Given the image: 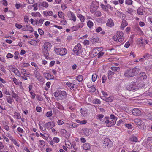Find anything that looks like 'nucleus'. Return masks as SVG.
I'll list each match as a JSON object with an SVG mask.
<instances>
[{
	"label": "nucleus",
	"instance_id": "864d4df0",
	"mask_svg": "<svg viewBox=\"0 0 152 152\" xmlns=\"http://www.w3.org/2000/svg\"><path fill=\"white\" fill-rule=\"evenodd\" d=\"M145 102L146 103L147 105L152 106V101L151 100L146 99Z\"/></svg>",
	"mask_w": 152,
	"mask_h": 152
},
{
	"label": "nucleus",
	"instance_id": "412c9836",
	"mask_svg": "<svg viewBox=\"0 0 152 152\" xmlns=\"http://www.w3.org/2000/svg\"><path fill=\"white\" fill-rule=\"evenodd\" d=\"M106 24L107 26L111 27L114 26V23L112 19L111 18H110L108 20Z\"/></svg>",
	"mask_w": 152,
	"mask_h": 152
},
{
	"label": "nucleus",
	"instance_id": "bb28decb",
	"mask_svg": "<svg viewBox=\"0 0 152 152\" xmlns=\"http://www.w3.org/2000/svg\"><path fill=\"white\" fill-rule=\"evenodd\" d=\"M138 140L137 137L134 135L131 136L129 139V141L130 142H137Z\"/></svg>",
	"mask_w": 152,
	"mask_h": 152
},
{
	"label": "nucleus",
	"instance_id": "e433bc0d",
	"mask_svg": "<svg viewBox=\"0 0 152 152\" xmlns=\"http://www.w3.org/2000/svg\"><path fill=\"white\" fill-rule=\"evenodd\" d=\"M66 85L68 86L71 90H72L73 89L75 85L70 82H67L66 84Z\"/></svg>",
	"mask_w": 152,
	"mask_h": 152
},
{
	"label": "nucleus",
	"instance_id": "aec40b11",
	"mask_svg": "<svg viewBox=\"0 0 152 152\" xmlns=\"http://www.w3.org/2000/svg\"><path fill=\"white\" fill-rule=\"evenodd\" d=\"M0 86L1 87V88H2V91L3 93L6 94V95H10V94L9 91L7 90V89L6 88L4 87V85L1 84H0Z\"/></svg>",
	"mask_w": 152,
	"mask_h": 152
},
{
	"label": "nucleus",
	"instance_id": "58836bf2",
	"mask_svg": "<svg viewBox=\"0 0 152 152\" xmlns=\"http://www.w3.org/2000/svg\"><path fill=\"white\" fill-rule=\"evenodd\" d=\"M77 16L80 19L81 22L83 23L85 21V17L83 16L81 14H78L77 15Z\"/></svg>",
	"mask_w": 152,
	"mask_h": 152
},
{
	"label": "nucleus",
	"instance_id": "f03ea898",
	"mask_svg": "<svg viewBox=\"0 0 152 152\" xmlns=\"http://www.w3.org/2000/svg\"><path fill=\"white\" fill-rule=\"evenodd\" d=\"M113 40L117 42L122 43L124 42V37L122 31H118L113 38Z\"/></svg>",
	"mask_w": 152,
	"mask_h": 152
},
{
	"label": "nucleus",
	"instance_id": "13d9d810",
	"mask_svg": "<svg viewBox=\"0 0 152 152\" xmlns=\"http://www.w3.org/2000/svg\"><path fill=\"white\" fill-rule=\"evenodd\" d=\"M19 55V53L17 51H15L14 53V58L15 59H18V56Z\"/></svg>",
	"mask_w": 152,
	"mask_h": 152
},
{
	"label": "nucleus",
	"instance_id": "c9c22d12",
	"mask_svg": "<svg viewBox=\"0 0 152 152\" xmlns=\"http://www.w3.org/2000/svg\"><path fill=\"white\" fill-rule=\"evenodd\" d=\"M13 117L16 118L17 119H20L21 118L20 113L16 112H15L14 113Z\"/></svg>",
	"mask_w": 152,
	"mask_h": 152
},
{
	"label": "nucleus",
	"instance_id": "dca6fc26",
	"mask_svg": "<svg viewBox=\"0 0 152 152\" xmlns=\"http://www.w3.org/2000/svg\"><path fill=\"white\" fill-rule=\"evenodd\" d=\"M132 114L134 115L139 116L141 115V110L138 108H134L132 111Z\"/></svg>",
	"mask_w": 152,
	"mask_h": 152
},
{
	"label": "nucleus",
	"instance_id": "680f3d73",
	"mask_svg": "<svg viewBox=\"0 0 152 152\" xmlns=\"http://www.w3.org/2000/svg\"><path fill=\"white\" fill-rule=\"evenodd\" d=\"M39 126L40 128V130H42L43 131H45L46 130L45 127H44L43 126V125H42V124H39Z\"/></svg>",
	"mask_w": 152,
	"mask_h": 152
},
{
	"label": "nucleus",
	"instance_id": "49530a36",
	"mask_svg": "<svg viewBox=\"0 0 152 152\" xmlns=\"http://www.w3.org/2000/svg\"><path fill=\"white\" fill-rule=\"evenodd\" d=\"M115 15L120 17H121L123 16L124 14L121 12L116 11L115 12Z\"/></svg>",
	"mask_w": 152,
	"mask_h": 152
},
{
	"label": "nucleus",
	"instance_id": "3c124183",
	"mask_svg": "<svg viewBox=\"0 0 152 152\" xmlns=\"http://www.w3.org/2000/svg\"><path fill=\"white\" fill-rule=\"evenodd\" d=\"M46 134H47L46 133H44V134H43L42 133H40L39 136L40 135L41 137H42L43 139L47 140L48 139V137L47 136H46Z\"/></svg>",
	"mask_w": 152,
	"mask_h": 152
},
{
	"label": "nucleus",
	"instance_id": "774afa93",
	"mask_svg": "<svg viewBox=\"0 0 152 152\" xmlns=\"http://www.w3.org/2000/svg\"><path fill=\"white\" fill-rule=\"evenodd\" d=\"M91 88L89 90V91L91 92H94L95 91L96 88L93 85L91 87H90Z\"/></svg>",
	"mask_w": 152,
	"mask_h": 152
},
{
	"label": "nucleus",
	"instance_id": "5701e85b",
	"mask_svg": "<svg viewBox=\"0 0 152 152\" xmlns=\"http://www.w3.org/2000/svg\"><path fill=\"white\" fill-rule=\"evenodd\" d=\"M12 81L16 85L20 86V88H21V87H22V82L20 81L19 82L15 77H14L13 78Z\"/></svg>",
	"mask_w": 152,
	"mask_h": 152
},
{
	"label": "nucleus",
	"instance_id": "4d7b16f0",
	"mask_svg": "<svg viewBox=\"0 0 152 152\" xmlns=\"http://www.w3.org/2000/svg\"><path fill=\"white\" fill-rule=\"evenodd\" d=\"M117 117H115L114 115L113 114H111L110 115V117L109 118H110V119L111 120H113L114 121H116V118Z\"/></svg>",
	"mask_w": 152,
	"mask_h": 152
},
{
	"label": "nucleus",
	"instance_id": "f8f14e48",
	"mask_svg": "<svg viewBox=\"0 0 152 152\" xmlns=\"http://www.w3.org/2000/svg\"><path fill=\"white\" fill-rule=\"evenodd\" d=\"M112 144V142L109 139L106 138L103 140V146L104 147L106 148V147H108L109 148L111 147Z\"/></svg>",
	"mask_w": 152,
	"mask_h": 152
},
{
	"label": "nucleus",
	"instance_id": "ddd939ff",
	"mask_svg": "<svg viewBox=\"0 0 152 152\" xmlns=\"http://www.w3.org/2000/svg\"><path fill=\"white\" fill-rule=\"evenodd\" d=\"M9 68L18 77L21 76V73L17 68L12 65L10 66Z\"/></svg>",
	"mask_w": 152,
	"mask_h": 152
},
{
	"label": "nucleus",
	"instance_id": "20e7f679",
	"mask_svg": "<svg viewBox=\"0 0 152 152\" xmlns=\"http://www.w3.org/2000/svg\"><path fill=\"white\" fill-rule=\"evenodd\" d=\"M54 96L57 99H63L66 96V93L65 91L57 90L54 93Z\"/></svg>",
	"mask_w": 152,
	"mask_h": 152
},
{
	"label": "nucleus",
	"instance_id": "f704fd0d",
	"mask_svg": "<svg viewBox=\"0 0 152 152\" xmlns=\"http://www.w3.org/2000/svg\"><path fill=\"white\" fill-rule=\"evenodd\" d=\"M31 15L32 16L35 17H40L41 16V15L38 12H31Z\"/></svg>",
	"mask_w": 152,
	"mask_h": 152
},
{
	"label": "nucleus",
	"instance_id": "f257e3e1",
	"mask_svg": "<svg viewBox=\"0 0 152 152\" xmlns=\"http://www.w3.org/2000/svg\"><path fill=\"white\" fill-rule=\"evenodd\" d=\"M139 71L140 69L139 68H129L124 71V75L125 77L129 78L136 75Z\"/></svg>",
	"mask_w": 152,
	"mask_h": 152
},
{
	"label": "nucleus",
	"instance_id": "cd10ccee",
	"mask_svg": "<svg viewBox=\"0 0 152 152\" xmlns=\"http://www.w3.org/2000/svg\"><path fill=\"white\" fill-rule=\"evenodd\" d=\"M39 40H35L34 39H32L31 41H28V43L31 45L34 46L37 45L38 43L39 42Z\"/></svg>",
	"mask_w": 152,
	"mask_h": 152
},
{
	"label": "nucleus",
	"instance_id": "a211bd4d",
	"mask_svg": "<svg viewBox=\"0 0 152 152\" xmlns=\"http://www.w3.org/2000/svg\"><path fill=\"white\" fill-rule=\"evenodd\" d=\"M102 98L106 102H111L113 101V98L112 96H102Z\"/></svg>",
	"mask_w": 152,
	"mask_h": 152
},
{
	"label": "nucleus",
	"instance_id": "b1692460",
	"mask_svg": "<svg viewBox=\"0 0 152 152\" xmlns=\"http://www.w3.org/2000/svg\"><path fill=\"white\" fill-rule=\"evenodd\" d=\"M20 71L21 73L23 75H26L27 77H29L31 76L30 73L29 72L27 71L24 69H21Z\"/></svg>",
	"mask_w": 152,
	"mask_h": 152
},
{
	"label": "nucleus",
	"instance_id": "72a5a7b5",
	"mask_svg": "<svg viewBox=\"0 0 152 152\" xmlns=\"http://www.w3.org/2000/svg\"><path fill=\"white\" fill-rule=\"evenodd\" d=\"M6 101L9 104H12L13 102V99L12 97L10 96H7L6 97Z\"/></svg>",
	"mask_w": 152,
	"mask_h": 152
},
{
	"label": "nucleus",
	"instance_id": "6e6552de",
	"mask_svg": "<svg viewBox=\"0 0 152 152\" xmlns=\"http://www.w3.org/2000/svg\"><path fill=\"white\" fill-rule=\"evenodd\" d=\"M134 122L138 127L142 129H144L145 124L143 121L140 119L136 118L134 120Z\"/></svg>",
	"mask_w": 152,
	"mask_h": 152
},
{
	"label": "nucleus",
	"instance_id": "052dcab7",
	"mask_svg": "<svg viewBox=\"0 0 152 152\" xmlns=\"http://www.w3.org/2000/svg\"><path fill=\"white\" fill-rule=\"evenodd\" d=\"M32 7H34L33 10L34 11H36L38 9L37 7V3H35L32 6Z\"/></svg>",
	"mask_w": 152,
	"mask_h": 152
},
{
	"label": "nucleus",
	"instance_id": "a19ab883",
	"mask_svg": "<svg viewBox=\"0 0 152 152\" xmlns=\"http://www.w3.org/2000/svg\"><path fill=\"white\" fill-rule=\"evenodd\" d=\"M26 31H28L30 33H32L34 31L33 28L30 25H26Z\"/></svg>",
	"mask_w": 152,
	"mask_h": 152
},
{
	"label": "nucleus",
	"instance_id": "f3484780",
	"mask_svg": "<svg viewBox=\"0 0 152 152\" xmlns=\"http://www.w3.org/2000/svg\"><path fill=\"white\" fill-rule=\"evenodd\" d=\"M31 64L32 66H34L35 68L34 73L35 75V77L37 78L38 77L37 74L38 73V70L39 69V68L38 66L34 62H31Z\"/></svg>",
	"mask_w": 152,
	"mask_h": 152
},
{
	"label": "nucleus",
	"instance_id": "0eeeda50",
	"mask_svg": "<svg viewBox=\"0 0 152 152\" xmlns=\"http://www.w3.org/2000/svg\"><path fill=\"white\" fill-rule=\"evenodd\" d=\"M54 50L57 55L61 56L65 55L67 52V50L65 48H54Z\"/></svg>",
	"mask_w": 152,
	"mask_h": 152
},
{
	"label": "nucleus",
	"instance_id": "79ce46f5",
	"mask_svg": "<svg viewBox=\"0 0 152 152\" xmlns=\"http://www.w3.org/2000/svg\"><path fill=\"white\" fill-rule=\"evenodd\" d=\"M41 5L45 8H47L49 7V4L48 2L45 1H43L41 3Z\"/></svg>",
	"mask_w": 152,
	"mask_h": 152
},
{
	"label": "nucleus",
	"instance_id": "9d476101",
	"mask_svg": "<svg viewBox=\"0 0 152 152\" xmlns=\"http://www.w3.org/2000/svg\"><path fill=\"white\" fill-rule=\"evenodd\" d=\"M147 78V76L146 75V74L145 72L141 73L139 75V76L137 79V81L138 82H140V85H141L142 84L143 86H144V84H142V82H143L146 80Z\"/></svg>",
	"mask_w": 152,
	"mask_h": 152
},
{
	"label": "nucleus",
	"instance_id": "c85d7f7f",
	"mask_svg": "<svg viewBox=\"0 0 152 152\" xmlns=\"http://www.w3.org/2000/svg\"><path fill=\"white\" fill-rule=\"evenodd\" d=\"M82 147L83 149L86 150H89L91 148V145L89 143H86L83 144Z\"/></svg>",
	"mask_w": 152,
	"mask_h": 152
},
{
	"label": "nucleus",
	"instance_id": "e2e57ef3",
	"mask_svg": "<svg viewBox=\"0 0 152 152\" xmlns=\"http://www.w3.org/2000/svg\"><path fill=\"white\" fill-rule=\"evenodd\" d=\"M30 94L31 95V98L32 99H34L35 98L36 96V94L33 91H30Z\"/></svg>",
	"mask_w": 152,
	"mask_h": 152
},
{
	"label": "nucleus",
	"instance_id": "c756f323",
	"mask_svg": "<svg viewBox=\"0 0 152 152\" xmlns=\"http://www.w3.org/2000/svg\"><path fill=\"white\" fill-rule=\"evenodd\" d=\"M98 51L96 48H93L90 53L91 56L92 57L98 55Z\"/></svg>",
	"mask_w": 152,
	"mask_h": 152
},
{
	"label": "nucleus",
	"instance_id": "a878e982",
	"mask_svg": "<svg viewBox=\"0 0 152 152\" xmlns=\"http://www.w3.org/2000/svg\"><path fill=\"white\" fill-rule=\"evenodd\" d=\"M43 74L46 79H54V76L48 73H44Z\"/></svg>",
	"mask_w": 152,
	"mask_h": 152
},
{
	"label": "nucleus",
	"instance_id": "4c0bfd02",
	"mask_svg": "<svg viewBox=\"0 0 152 152\" xmlns=\"http://www.w3.org/2000/svg\"><path fill=\"white\" fill-rule=\"evenodd\" d=\"M104 115L102 114H97L96 116V118L99 120L101 122L102 121V119L103 118Z\"/></svg>",
	"mask_w": 152,
	"mask_h": 152
},
{
	"label": "nucleus",
	"instance_id": "de8ad7c7",
	"mask_svg": "<svg viewBox=\"0 0 152 152\" xmlns=\"http://www.w3.org/2000/svg\"><path fill=\"white\" fill-rule=\"evenodd\" d=\"M76 79L79 82H81L83 79V77L82 75H79L76 77Z\"/></svg>",
	"mask_w": 152,
	"mask_h": 152
},
{
	"label": "nucleus",
	"instance_id": "473e14b6",
	"mask_svg": "<svg viewBox=\"0 0 152 152\" xmlns=\"http://www.w3.org/2000/svg\"><path fill=\"white\" fill-rule=\"evenodd\" d=\"M128 25V23L125 20H123L122 21V23L121 26V28L123 29L124 28Z\"/></svg>",
	"mask_w": 152,
	"mask_h": 152
},
{
	"label": "nucleus",
	"instance_id": "5fc2aeb1",
	"mask_svg": "<svg viewBox=\"0 0 152 152\" xmlns=\"http://www.w3.org/2000/svg\"><path fill=\"white\" fill-rule=\"evenodd\" d=\"M111 69L113 71L115 72H118L119 69V68L117 67H111Z\"/></svg>",
	"mask_w": 152,
	"mask_h": 152
},
{
	"label": "nucleus",
	"instance_id": "39448f33",
	"mask_svg": "<svg viewBox=\"0 0 152 152\" xmlns=\"http://www.w3.org/2000/svg\"><path fill=\"white\" fill-rule=\"evenodd\" d=\"M102 123L105 124L107 127H111L115 124L116 121L113 120H111L109 118V117L106 116L103 118Z\"/></svg>",
	"mask_w": 152,
	"mask_h": 152
},
{
	"label": "nucleus",
	"instance_id": "4be33fe9",
	"mask_svg": "<svg viewBox=\"0 0 152 152\" xmlns=\"http://www.w3.org/2000/svg\"><path fill=\"white\" fill-rule=\"evenodd\" d=\"M69 12L70 15H69V17L70 20L74 22H75L76 21V17L75 14L71 11H69Z\"/></svg>",
	"mask_w": 152,
	"mask_h": 152
},
{
	"label": "nucleus",
	"instance_id": "9b49d317",
	"mask_svg": "<svg viewBox=\"0 0 152 152\" xmlns=\"http://www.w3.org/2000/svg\"><path fill=\"white\" fill-rule=\"evenodd\" d=\"M137 45L140 47H145V45L148 43V41L146 39H143L142 38H140L137 39Z\"/></svg>",
	"mask_w": 152,
	"mask_h": 152
},
{
	"label": "nucleus",
	"instance_id": "423d86ee",
	"mask_svg": "<svg viewBox=\"0 0 152 152\" xmlns=\"http://www.w3.org/2000/svg\"><path fill=\"white\" fill-rule=\"evenodd\" d=\"M138 85H139V86H137L136 83L132 82L127 86L126 88L129 91H135L136 89H138L140 88L143 86V85L142 84L140 85L138 84Z\"/></svg>",
	"mask_w": 152,
	"mask_h": 152
},
{
	"label": "nucleus",
	"instance_id": "ea45409f",
	"mask_svg": "<svg viewBox=\"0 0 152 152\" xmlns=\"http://www.w3.org/2000/svg\"><path fill=\"white\" fill-rule=\"evenodd\" d=\"M55 105L56 108L61 110H62L64 109L63 106L58 102H56Z\"/></svg>",
	"mask_w": 152,
	"mask_h": 152
},
{
	"label": "nucleus",
	"instance_id": "4468645a",
	"mask_svg": "<svg viewBox=\"0 0 152 152\" xmlns=\"http://www.w3.org/2000/svg\"><path fill=\"white\" fill-rule=\"evenodd\" d=\"M46 142L43 140H39L38 141L37 143V145L39 148L41 150L43 149L45 145Z\"/></svg>",
	"mask_w": 152,
	"mask_h": 152
},
{
	"label": "nucleus",
	"instance_id": "09e8293b",
	"mask_svg": "<svg viewBox=\"0 0 152 152\" xmlns=\"http://www.w3.org/2000/svg\"><path fill=\"white\" fill-rule=\"evenodd\" d=\"M93 101V103L95 104H100L101 103L100 99L97 98H96Z\"/></svg>",
	"mask_w": 152,
	"mask_h": 152
},
{
	"label": "nucleus",
	"instance_id": "1a4fd4ad",
	"mask_svg": "<svg viewBox=\"0 0 152 152\" xmlns=\"http://www.w3.org/2000/svg\"><path fill=\"white\" fill-rule=\"evenodd\" d=\"M73 51L74 53L77 55L80 54L82 52V47L80 44L78 43L75 47Z\"/></svg>",
	"mask_w": 152,
	"mask_h": 152
},
{
	"label": "nucleus",
	"instance_id": "7ed1b4c3",
	"mask_svg": "<svg viewBox=\"0 0 152 152\" xmlns=\"http://www.w3.org/2000/svg\"><path fill=\"white\" fill-rule=\"evenodd\" d=\"M51 47L52 45L50 42H45L42 50V52L45 56H47L48 55V51L50 50Z\"/></svg>",
	"mask_w": 152,
	"mask_h": 152
},
{
	"label": "nucleus",
	"instance_id": "c03bdc74",
	"mask_svg": "<svg viewBox=\"0 0 152 152\" xmlns=\"http://www.w3.org/2000/svg\"><path fill=\"white\" fill-rule=\"evenodd\" d=\"M98 75L96 73H94L92 75V80L93 82H94L97 78Z\"/></svg>",
	"mask_w": 152,
	"mask_h": 152
},
{
	"label": "nucleus",
	"instance_id": "69168bd1",
	"mask_svg": "<svg viewBox=\"0 0 152 152\" xmlns=\"http://www.w3.org/2000/svg\"><path fill=\"white\" fill-rule=\"evenodd\" d=\"M53 140L55 143H58L60 141V139L58 138L57 137H54Z\"/></svg>",
	"mask_w": 152,
	"mask_h": 152
},
{
	"label": "nucleus",
	"instance_id": "6e6d98bb",
	"mask_svg": "<svg viewBox=\"0 0 152 152\" xmlns=\"http://www.w3.org/2000/svg\"><path fill=\"white\" fill-rule=\"evenodd\" d=\"M46 116L48 117H50L52 115V112L51 111L47 112L45 114Z\"/></svg>",
	"mask_w": 152,
	"mask_h": 152
},
{
	"label": "nucleus",
	"instance_id": "393cba45",
	"mask_svg": "<svg viewBox=\"0 0 152 152\" xmlns=\"http://www.w3.org/2000/svg\"><path fill=\"white\" fill-rule=\"evenodd\" d=\"M12 97L15 99V100L17 102H18L20 99V97L18 95L13 92L12 93Z\"/></svg>",
	"mask_w": 152,
	"mask_h": 152
},
{
	"label": "nucleus",
	"instance_id": "338daca9",
	"mask_svg": "<svg viewBox=\"0 0 152 152\" xmlns=\"http://www.w3.org/2000/svg\"><path fill=\"white\" fill-rule=\"evenodd\" d=\"M104 53V52H102L98 53L97 55L98 58H100L103 56Z\"/></svg>",
	"mask_w": 152,
	"mask_h": 152
},
{
	"label": "nucleus",
	"instance_id": "0e129e2a",
	"mask_svg": "<svg viewBox=\"0 0 152 152\" xmlns=\"http://www.w3.org/2000/svg\"><path fill=\"white\" fill-rule=\"evenodd\" d=\"M36 110L38 112H40L42 110V108L39 106H37L36 108Z\"/></svg>",
	"mask_w": 152,
	"mask_h": 152
},
{
	"label": "nucleus",
	"instance_id": "a18cd8bd",
	"mask_svg": "<svg viewBox=\"0 0 152 152\" xmlns=\"http://www.w3.org/2000/svg\"><path fill=\"white\" fill-rule=\"evenodd\" d=\"M133 1L132 0H125V4L128 5H132Z\"/></svg>",
	"mask_w": 152,
	"mask_h": 152
},
{
	"label": "nucleus",
	"instance_id": "37998d69",
	"mask_svg": "<svg viewBox=\"0 0 152 152\" xmlns=\"http://www.w3.org/2000/svg\"><path fill=\"white\" fill-rule=\"evenodd\" d=\"M87 24L88 26L90 28H91L94 25L93 22L90 20H88L87 22Z\"/></svg>",
	"mask_w": 152,
	"mask_h": 152
},
{
	"label": "nucleus",
	"instance_id": "2f4dec72",
	"mask_svg": "<svg viewBox=\"0 0 152 152\" xmlns=\"http://www.w3.org/2000/svg\"><path fill=\"white\" fill-rule=\"evenodd\" d=\"M90 40L93 43H96L99 42V38L97 36H93Z\"/></svg>",
	"mask_w": 152,
	"mask_h": 152
},
{
	"label": "nucleus",
	"instance_id": "603ef678",
	"mask_svg": "<svg viewBox=\"0 0 152 152\" xmlns=\"http://www.w3.org/2000/svg\"><path fill=\"white\" fill-rule=\"evenodd\" d=\"M51 85V83L50 82H48L46 83V85L47 88L45 87V89L46 90H48V88H50Z\"/></svg>",
	"mask_w": 152,
	"mask_h": 152
},
{
	"label": "nucleus",
	"instance_id": "8fccbe9b",
	"mask_svg": "<svg viewBox=\"0 0 152 152\" xmlns=\"http://www.w3.org/2000/svg\"><path fill=\"white\" fill-rule=\"evenodd\" d=\"M108 78L109 79H110L111 78V77L114 74V72L110 71H109L108 72Z\"/></svg>",
	"mask_w": 152,
	"mask_h": 152
},
{
	"label": "nucleus",
	"instance_id": "7c9ffc66",
	"mask_svg": "<svg viewBox=\"0 0 152 152\" xmlns=\"http://www.w3.org/2000/svg\"><path fill=\"white\" fill-rule=\"evenodd\" d=\"M17 133L19 135L22 137L23 136L22 134L24 133V131L23 129L20 127H18L17 128Z\"/></svg>",
	"mask_w": 152,
	"mask_h": 152
},
{
	"label": "nucleus",
	"instance_id": "bf43d9fd",
	"mask_svg": "<svg viewBox=\"0 0 152 152\" xmlns=\"http://www.w3.org/2000/svg\"><path fill=\"white\" fill-rule=\"evenodd\" d=\"M137 13L140 15H143L142 10H141V8H138L137 10Z\"/></svg>",
	"mask_w": 152,
	"mask_h": 152
},
{
	"label": "nucleus",
	"instance_id": "2eb2a0df",
	"mask_svg": "<svg viewBox=\"0 0 152 152\" xmlns=\"http://www.w3.org/2000/svg\"><path fill=\"white\" fill-rule=\"evenodd\" d=\"M55 125L54 123L53 122L51 121L48 122L44 124V126L48 130L51 129L55 126Z\"/></svg>",
	"mask_w": 152,
	"mask_h": 152
},
{
	"label": "nucleus",
	"instance_id": "6ab92c4d",
	"mask_svg": "<svg viewBox=\"0 0 152 152\" xmlns=\"http://www.w3.org/2000/svg\"><path fill=\"white\" fill-rule=\"evenodd\" d=\"M45 19L44 18H41L37 20H36L35 21V25L36 26L40 27L43 24Z\"/></svg>",
	"mask_w": 152,
	"mask_h": 152
}]
</instances>
